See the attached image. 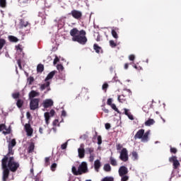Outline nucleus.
<instances>
[{"label":"nucleus","instance_id":"obj_5","mask_svg":"<svg viewBox=\"0 0 181 181\" xmlns=\"http://www.w3.org/2000/svg\"><path fill=\"white\" fill-rule=\"evenodd\" d=\"M30 100V110H32L33 111H35V110H37V108H39V103L40 102V99L34 98Z\"/></svg>","mask_w":181,"mask_h":181},{"label":"nucleus","instance_id":"obj_12","mask_svg":"<svg viewBox=\"0 0 181 181\" xmlns=\"http://www.w3.org/2000/svg\"><path fill=\"white\" fill-rule=\"evenodd\" d=\"M170 162H173L174 169H177V168H179V166L180 165V163H179V160H177V158L176 156H173L170 158Z\"/></svg>","mask_w":181,"mask_h":181},{"label":"nucleus","instance_id":"obj_48","mask_svg":"<svg viewBox=\"0 0 181 181\" xmlns=\"http://www.w3.org/2000/svg\"><path fill=\"white\" fill-rule=\"evenodd\" d=\"M52 124L54 125V127H56V125H58L59 126V120L58 119H55Z\"/></svg>","mask_w":181,"mask_h":181},{"label":"nucleus","instance_id":"obj_55","mask_svg":"<svg viewBox=\"0 0 181 181\" xmlns=\"http://www.w3.org/2000/svg\"><path fill=\"white\" fill-rule=\"evenodd\" d=\"M66 112L64 110H62V117H66Z\"/></svg>","mask_w":181,"mask_h":181},{"label":"nucleus","instance_id":"obj_50","mask_svg":"<svg viewBox=\"0 0 181 181\" xmlns=\"http://www.w3.org/2000/svg\"><path fill=\"white\" fill-rule=\"evenodd\" d=\"M127 117L129 119L134 121V116L132 115V114L130 113L129 115H127Z\"/></svg>","mask_w":181,"mask_h":181},{"label":"nucleus","instance_id":"obj_31","mask_svg":"<svg viewBox=\"0 0 181 181\" xmlns=\"http://www.w3.org/2000/svg\"><path fill=\"white\" fill-rule=\"evenodd\" d=\"M101 181H114V178L112 177H105Z\"/></svg>","mask_w":181,"mask_h":181},{"label":"nucleus","instance_id":"obj_4","mask_svg":"<svg viewBox=\"0 0 181 181\" xmlns=\"http://www.w3.org/2000/svg\"><path fill=\"white\" fill-rule=\"evenodd\" d=\"M87 163L82 162L81 164L78 166V170L76 167H72V173L78 176V175H83L87 172Z\"/></svg>","mask_w":181,"mask_h":181},{"label":"nucleus","instance_id":"obj_35","mask_svg":"<svg viewBox=\"0 0 181 181\" xmlns=\"http://www.w3.org/2000/svg\"><path fill=\"white\" fill-rule=\"evenodd\" d=\"M57 69L59 70V71H63V70H64V67L62 64H58L57 66Z\"/></svg>","mask_w":181,"mask_h":181},{"label":"nucleus","instance_id":"obj_16","mask_svg":"<svg viewBox=\"0 0 181 181\" xmlns=\"http://www.w3.org/2000/svg\"><path fill=\"white\" fill-rule=\"evenodd\" d=\"M40 90L43 91V90H47V91H50V82L45 81L44 84L40 85Z\"/></svg>","mask_w":181,"mask_h":181},{"label":"nucleus","instance_id":"obj_6","mask_svg":"<svg viewBox=\"0 0 181 181\" xmlns=\"http://www.w3.org/2000/svg\"><path fill=\"white\" fill-rule=\"evenodd\" d=\"M86 153L88 155H90L89 156V162H94V157L95 155L94 154V148L93 147H88L86 148Z\"/></svg>","mask_w":181,"mask_h":181},{"label":"nucleus","instance_id":"obj_21","mask_svg":"<svg viewBox=\"0 0 181 181\" xmlns=\"http://www.w3.org/2000/svg\"><path fill=\"white\" fill-rule=\"evenodd\" d=\"M138 153H136V151H133L132 153V158L133 160H138Z\"/></svg>","mask_w":181,"mask_h":181},{"label":"nucleus","instance_id":"obj_59","mask_svg":"<svg viewBox=\"0 0 181 181\" xmlns=\"http://www.w3.org/2000/svg\"><path fill=\"white\" fill-rule=\"evenodd\" d=\"M125 91L129 93V94H132L131 90H129V89H126Z\"/></svg>","mask_w":181,"mask_h":181},{"label":"nucleus","instance_id":"obj_40","mask_svg":"<svg viewBox=\"0 0 181 181\" xmlns=\"http://www.w3.org/2000/svg\"><path fill=\"white\" fill-rule=\"evenodd\" d=\"M12 97L14 99L19 98V93H13Z\"/></svg>","mask_w":181,"mask_h":181},{"label":"nucleus","instance_id":"obj_23","mask_svg":"<svg viewBox=\"0 0 181 181\" xmlns=\"http://www.w3.org/2000/svg\"><path fill=\"white\" fill-rule=\"evenodd\" d=\"M45 67L43 66V64H38V66H37V71L38 73H42V71H43Z\"/></svg>","mask_w":181,"mask_h":181},{"label":"nucleus","instance_id":"obj_15","mask_svg":"<svg viewBox=\"0 0 181 181\" xmlns=\"http://www.w3.org/2000/svg\"><path fill=\"white\" fill-rule=\"evenodd\" d=\"M2 131L4 135H8V134H11V129H6V127L4 124H0V132H2Z\"/></svg>","mask_w":181,"mask_h":181},{"label":"nucleus","instance_id":"obj_38","mask_svg":"<svg viewBox=\"0 0 181 181\" xmlns=\"http://www.w3.org/2000/svg\"><path fill=\"white\" fill-rule=\"evenodd\" d=\"M21 26L22 27H24V28H26V26H28V25H29V23H28V21H21Z\"/></svg>","mask_w":181,"mask_h":181},{"label":"nucleus","instance_id":"obj_49","mask_svg":"<svg viewBox=\"0 0 181 181\" xmlns=\"http://www.w3.org/2000/svg\"><path fill=\"white\" fill-rule=\"evenodd\" d=\"M103 90H107L108 88V85L107 83H104L102 86Z\"/></svg>","mask_w":181,"mask_h":181},{"label":"nucleus","instance_id":"obj_26","mask_svg":"<svg viewBox=\"0 0 181 181\" xmlns=\"http://www.w3.org/2000/svg\"><path fill=\"white\" fill-rule=\"evenodd\" d=\"M110 163L112 165V166H117V160H115V158L113 157H110Z\"/></svg>","mask_w":181,"mask_h":181},{"label":"nucleus","instance_id":"obj_22","mask_svg":"<svg viewBox=\"0 0 181 181\" xmlns=\"http://www.w3.org/2000/svg\"><path fill=\"white\" fill-rule=\"evenodd\" d=\"M103 169L105 172H111V165L110 164H105Z\"/></svg>","mask_w":181,"mask_h":181},{"label":"nucleus","instance_id":"obj_54","mask_svg":"<svg viewBox=\"0 0 181 181\" xmlns=\"http://www.w3.org/2000/svg\"><path fill=\"white\" fill-rule=\"evenodd\" d=\"M17 63H18V67H20V69H22V65L21 64V60L18 59L17 61Z\"/></svg>","mask_w":181,"mask_h":181},{"label":"nucleus","instance_id":"obj_18","mask_svg":"<svg viewBox=\"0 0 181 181\" xmlns=\"http://www.w3.org/2000/svg\"><path fill=\"white\" fill-rule=\"evenodd\" d=\"M94 168L96 172H98L100 168H101V162H100V160H95L94 162Z\"/></svg>","mask_w":181,"mask_h":181},{"label":"nucleus","instance_id":"obj_24","mask_svg":"<svg viewBox=\"0 0 181 181\" xmlns=\"http://www.w3.org/2000/svg\"><path fill=\"white\" fill-rule=\"evenodd\" d=\"M94 50H95L96 53H100L101 47H100L97 44L93 45Z\"/></svg>","mask_w":181,"mask_h":181},{"label":"nucleus","instance_id":"obj_56","mask_svg":"<svg viewBox=\"0 0 181 181\" xmlns=\"http://www.w3.org/2000/svg\"><path fill=\"white\" fill-rule=\"evenodd\" d=\"M26 115H27V118H30V113L29 112L26 113Z\"/></svg>","mask_w":181,"mask_h":181},{"label":"nucleus","instance_id":"obj_57","mask_svg":"<svg viewBox=\"0 0 181 181\" xmlns=\"http://www.w3.org/2000/svg\"><path fill=\"white\" fill-rule=\"evenodd\" d=\"M16 47L17 50H19L20 52H22V49H21V47L16 46Z\"/></svg>","mask_w":181,"mask_h":181},{"label":"nucleus","instance_id":"obj_47","mask_svg":"<svg viewBox=\"0 0 181 181\" xmlns=\"http://www.w3.org/2000/svg\"><path fill=\"white\" fill-rule=\"evenodd\" d=\"M170 152L172 153H176L177 152V150L176 148H170Z\"/></svg>","mask_w":181,"mask_h":181},{"label":"nucleus","instance_id":"obj_37","mask_svg":"<svg viewBox=\"0 0 181 181\" xmlns=\"http://www.w3.org/2000/svg\"><path fill=\"white\" fill-rule=\"evenodd\" d=\"M56 168H57V163H53L51 165V170H52V172H54V170H56Z\"/></svg>","mask_w":181,"mask_h":181},{"label":"nucleus","instance_id":"obj_2","mask_svg":"<svg viewBox=\"0 0 181 181\" xmlns=\"http://www.w3.org/2000/svg\"><path fill=\"white\" fill-rule=\"evenodd\" d=\"M70 35L72 36L73 42H78L80 45H86L87 43L85 30H81L79 31L77 28H73L70 31Z\"/></svg>","mask_w":181,"mask_h":181},{"label":"nucleus","instance_id":"obj_32","mask_svg":"<svg viewBox=\"0 0 181 181\" xmlns=\"http://www.w3.org/2000/svg\"><path fill=\"white\" fill-rule=\"evenodd\" d=\"M112 35L115 39H118V34L117 33V31H115V30H112Z\"/></svg>","mask_w":181,"mask_h":181},{"label":"nucleus","instance_id":"obj_36","mask_svg":"<svg viewBox=\"0 0 181 181\" xmlns=\"http://www.w3.org/2000/svg\"><path fill=\"white\" fill-rule=\"evenodd\" d=\"M122 178H121V180L122 181H127L128 179H129V177L127 175H123V176H120Z\"/></svg>","mask_w":181,"mask_h":181},{"label":"nucleus","instance_id":"obj_39","mask_svg":"<svg viewBox=\"0 0 181 181\" xmlns=\"http://www.w3.org/2000/svg\"><path fill=\"white\" fill-rule=\"evenodd\" d=\"M103 144V140L101 139V136H98V145H101Z\"/></svg>","mask_w":181,"mask_h":181},{"label":"nucleus","instance_id":"obj_19","mask_svg":"<svg viewBox=\"0 0 181 181\" xmlns=\"http://www.w3.org/2000/svg\"><path fill=\"white\" fill-rule=\"evenodd\" d=\"M155 124V119H148L144 122V124L146 127H151V125H153Z\"/></svg>","mask_w":181,"mask_h":181},{"label":"nucleus","instance_id":"obj_11","mask_svg":"<svg viewBox=\"0 0 181 181\" xmlns=\"http://www.w3.org/2000/svg\"><path fill=\"white\" fill-rule=\"evenodd\" d=\"M78 156L81 159H82V158H84V155L86 153V150L84 149L83 144H81L80 145V148H78Z\"/></svg>","mask_w":181,"mask_h":181},{"label":"nucleus","instance_id":"obj_3","mask_svg":"<svg viewBox=\"0 0 181 181\" xmlns=\"http://www.w3.org/2000/svg\"><path fill=\"white\" fill-rule=\"evenodd\" d=\"M151 135V130L145 132V129H141L134 135V139H140L141 142H148L149 141V136Z\"/></svg>","mask_w":181,"mask_h":181},{"label":"nucleus","instance_id":"obj_13","mask_svg":"<svg viewBox=\"0 0 181 181\" xmlns=\"http://www.w3.org/2000/svg\"><path fill=\"white\" fill-rule=\"evenodd\" d=\"M25 132L27 133L28 136H32L33 134V129L30 127V124H25Z\"/></svg>","mask_w":181,"mask_h":181},{"label":"nucleus","instance_id":"obj_28","mask_svg":"<svg viewBox=\"0 0 181 181\" xmlns=\"http://www.w3.org/2000/svg\"><path fill=\"white\" fill-rule=\"evenodd\" d=\"M5 43H6V41L4 39H0V50L2 49V47L5 46Z\"/></svg>","mask_w":181,"mask_h":181},{"label":"nucleus","instance_id":"obj_61","mask_svg":"<svg viewBox=\"0 0 181 181\" xmlns=\"http://www.w3.org/2000/svg\"><path fill=\"white\" fill-rule=\"evenodd\" d=\"M128 64H124V69L127 70L128 69Z\"/></svg>","mask_w":181,"mask_h":181},{"label":"nucleus","instance_id":"obj_44","mask_svg":"<svg viewBox=\"0 0 181 181\" xmlns=\"http://www.w3.org/2000/svg\"><path fill=\"white\" fill-rule=\"evenodd\" d=\"M107 105H112V98H109L107 102Z\"/></svg>","mask_w":181,"mask_h":181},{"label":"nucleus","instance_id":"obj_25","mask_svg":"<svg viewBox=\"0 0 181 181\" xmlns=\"http://www.w3.org/2000/svg\"><path fill=\"white\" fill-rule=\"evenodd\" d=\"M35 149V144L33 143L30 144L28 147V153H32L33 152V150Z\"/></svg>","mask_w":181,"mask_h":181},{"label":"nucleus","instance_id":"obj_14","mask_svg":"<svg viewBox=\"0 0 181 181\" xmlns=\"http://www.w3.org/2000/svg\"><path fill=\"white\" fill-rule=\"evenodd\" d=\"M118 172L119 176H124L128 173V168L122 165L119 168Z\"/></svg>","mask_w":181,"mask_h":181},{"label":"nucleus","instance_id":"obj_51","mask_svg":"<svg viewBox=\"0 0 181 181\" xmlns=\"http://www.w3.org/2000/svg\"><path fill=\"white\" fill-rule=\"evenodd\" d=\"M121 95H119L117 100L119 103H124V99H121Z\"/></svg>","mask_w":181,"mask_h":181},{"label":"nucleus","instance_id":"obj_27","mask_svg":"<svg viewBox=\"0 0 181 181\" xmlns=\"http://www.w3.org/2000/svg\"><path fill=\"white\" fill-rule=\"evenodd\" d=\"M16 105L17 107H18V108H21L22 105H23V100L21 99L18 100Z\"/></svg>","mask_w":181,"mask_h":181},{"label":"nucleus","instance_id":"obj_34","mask_svg":"<svg viewBox=\"0 0 181 181\" xmlns=\"http://www.w3.org/2000/svg\"><path fill=\"white\" fill-rule=\"evenodd\" d=\"M110 45L111 46V47H117V43H115V42H114V40H111L109 42Z\"/></svg>","mask_w":181,"mask_h":181},{"label":"nucleus","instance_id":"obj_9","mask_svg":"<svg viewBox=\"0 0 181 181\" xmlns=\"http://www.w3.org/2000/svg\"><path fill=\"white\" fill-rule=\"evenodd\" d=\"M54 110H51L49 113V112H45L44 114V117L45 118V122L47 125H49V119H50V117H53L54 115Z\"/></svg>","mask_w":181,"mask_h":181},{"label":"nucleus","instance_id":"obj_52","mask_svg":"<svg viewBox=\"0 0 181 181\" xmlns=\"http://www.w3.org/2000/svg\"><path fill=\"white\" fill-rule=\"evenodd\" d=\"M105 128H106L107 129H110V128H111V125H110V124H108V123H106V124H105Z\"/></svg>","mask_w":181,"mask_h":181},{"label":"nucleus","instance_id":"obj_60","mask_svg":"<svg viewBox=\"0 0 181 181\" xmlns=\"http://www.w3.org/2000/svg\"><path fill=\"white\" fill-rule=\"evenodd\" d=\"M49 160H50L49 158H48V157L45 158V162L46 163L49 162Z\"/></svg>","mask_w":181,"mask_h":181},{"label":"nucleus","instance_id":"obj_42","mask_svg":"<svg viewBox=\"0 0 181 181\" xmlns=\"http://www.w3.org/2000/svg\"><path fill=\"white\" fill-rule=\"evenodd\" d=\"M60 59H59L58 56H55V59H54V64H57L58 62H59Z\"/></svg>","mask_w":181,"mask_h":181},{"label":"nucleus","instance_id":"obj_30","mask_svg":"<svg viewBox=\"0 0 181 181\" xmlns=\"http://www.w3.org/2000/svg\"><path fill=\"white\" fill-rule=\"evenodd\" d=\"M0 6L5 8L6 6V0H0Z\"/></svg>","mask_w":181,"mask_h":181},{"label":"nucleus","instance_id":"obj_8","mask_svg":"<svg viewBox=\"0 0 181 181\" xmlns=\"http://www.w3.org/2000/svg\"><path fill=\"white\" fill-rule=\"evenodd\" d=\"M119 158L121 160H123V162H127V160H128V151L127 148H122L120 152Z\"/></svg>","mask_w":181,"mask_h":181},{"label":"nucleus","instance_id":"obj_1","mask_svg":"<svg viewBox=\"0 0 181 181\" xmlns=\"http://www.w3.org/2000/svg\"><path fill=\"white\" fill-rule=\"evenodd\" d=\"M16 145V140L13 139L8 143V153L1 160V166L3 169V181H6L9 176V170L11 172H16L18 168H19V163H16L13 159V157H9V155H13V151L12 148Z\"/></svg>","mask_w":181,"mask_h":181},{"label":"nucleus","instance_id":"obj_43","mask_svg":"<svg viewBox=\"0 0 181 181\" xmlns=\"http://www.w3.org/2000/svg\"><path fill=\"white\" fill-rule=\"evenodd\" d=\"M34 81H35V79L33 78V77H30L28 78V81L29 84H32V83H33Z\"/></svg>","mask_w":181,"mask_h":181},{"label":"nucleus","instance_id":"obj_64","mask_svg":"<svg viewBox=\"0 0 181 181\" xmlns=\"http://www.w3.org/2000/svg\"><path fill=\"white\" fill-rule=\"evenodd\" d=\"M134 69H138V66H136V65L134 66Z\"/></svg>","mask_w":181,"mask_h":181},{"label":"nucleus","instance_id":"obj_29","mask_svg":"<svg viewBox=\"0 0 181 181\" xmlns=\"http://www.w3.org/2000/svg\"><path fill=\"white\" fill-rule=\"evenodd\" d=\"M8 39L10 42H18V39L16 38V37L12 35L8 36Z\"/></svg>","mask_w":181,"mask_h":181},{"label":"nucleus","instance_id":"obj_33","mask_svg":"<svg viewBox=\"0 0 181 181\" xmlns=\"http://www.w3.org/2000/svg\"><path fill=\"white\" fill-rule=\"evenodd\" d=\"M111 108H112V110H114L115 111H116V112H117L118 114H119V110H118V108H117V105H115V104H112L110 105Z\"/></svg>","mask_w":181,"mask_h":181},{"label":"nucleus","instance_id":"obj_63","mask_svg":"<svg viewBox=\"0 0 181 181\" xmlns=\"http://www.w3.org/2000/svg\"><path fill=\"white\" fill-rule=\"evenodd\" d=\"M30 173H32V174L33 175V168H32L30 169Z\"/></svg>","mask_w":181,"mask_h":181},{"label":"nucleus","instance_id":"obj_20","mask_svg":"<svg viewBox=\"0 0 181 181\" xmlns=\"http://www.w3.org/2000/svg\"><path fill=\"white\" fill-rule=\"evenodd\" d=\"M54 74H56V71H51L47 76L46 77L45 81H49V80H52V78H53V77H54Z\"/></svg>","mask_w":181,"mask_h":181},{"label":"nucleus","instance_id":"obj_7","mask_svg":"<svg viewBox=\"0 0 181 181\" xmlns=\"http://www.w3.org/2000/svg\"><path fill=\"white\" fill-rule=\"evenodd\" d=\"M69 15H71V16H73L74 19H77L78 21L81 19V17L83 16V13L78 10H72L71 13H69Z\"/></svg>","mask_w":181,"mask_h":181},{"label":"nucleus","instance_id":"obj_62","mask_svg":"<svg viewBox=\"0 0 181 181\" xmlns=\"http://www.w3.org/2000/svg\"><path fill=\"white\" fill-rule=\"evenodd\" d=\"M117 149H118V150L121 149V146H120L119 144L117 145Z\"/></svg>","mask_w":181,"mask_h":181},{"label":"nucleus","instance_id":"obj_10","mask_svg":"<svg viewBox=\"0 0 181 181\" xmlns=\"http://www.w3.org/2000/svg\"><path fill=\"white\" fill-rule=\"evenodd\" d=\"M53 105V100L52 99H45L42 102V107L44 108H49V107H52Z\"/></svg>","mask_w":181,"mask_h":181},{"label":"nucleus","instance_id":"obj_53","mask_svg":"<svg viewBox=\"0 0 181 181\" xmlns=\"http://www.w3.org/2000/svg\"><path fill=\"white\" fill-rule=\"evenodd\" d=\"M43 131H45V128H43V127H40V129H39V132H40V134H43Z\"/></svg>","mask_w":181,"mask_h":181},{"label":"nucleus","instance_id":"obj_41","mask_svg":"<svg viewBox=\"0 0 181 181\" xmlns=\"http://www.w3.org/2000/svg\"><path fill=\"white\" fill-rule=\"evenodd\" d=\"M129 60H130L131 62H134V60H135V55H134V54L129 55Z\"/></svg>","mask_w":181,"mask_h":181},{"label":"nucleus","instance_id":"obj_45","mask_svg":"<svg viewBox=\"0 0 181 181\" xmlns=\"http://www.w3.org/2000/svg\"><path fill=\"white\" fill-rule=\"evenodd\" d=\"M124 111L125 115H127V116H128V115H129L131 114V112H129V110H128L127 108H124Z\"/></svg>","mask_w":181,"mask_h":181},{"label":"nucleus","instance_id":"obj_46","mask_svg":"<svg viewBox=\"0 0 181 181\" xmlns=\"http://www.w3.org/2000/svg\"><path fill=\"white\" fill-rule=\"evenodd\" d=\"M66 148H67V142L63 144L62 145H61V148L62 149H66Z\"/></svg>","mask_w":181,"mask_h":181},{"label":"nucleus","instance_id":"obj_17","mask_svg":"<svg viewBox=\"0 0 181 181\" xmlns=\"http://www.w3.org/2000/svg\"><path fill=\"white\" fill-rule=\"evenodd\" d=\"M40 93L36 90H31L29 93V100H34L35 97H39Z\"/></svg>","mask_w":181,"mask_h":181},{"label":"nucleus","instance_id":"obj_58","mask_svg":"<svg viewBox=\"0 0 181 181\" xmlns=\"http://www.w3.org/2000/svg\"><path fill=\"white\" fill-rule=\"evenodd\" d=\"M104 112H105L106 114H108V112H110V111L107 109H104L103 110Z\"/></svg>","mask_w":181,"mask_h":181}]
</instances>
